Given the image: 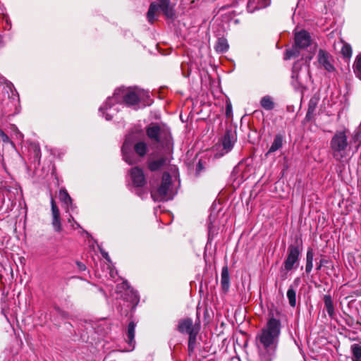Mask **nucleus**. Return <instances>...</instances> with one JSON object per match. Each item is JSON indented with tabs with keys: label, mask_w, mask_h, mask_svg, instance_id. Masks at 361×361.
I'll return each instance as SVG.
<instances>
[{
	"label": "nucleus",
	"mask_w": 361,
	"mask_h": 361,
	"mask_svg": "<svg viewBox=\"0 0 361 361\" xmlns=\"http://www.w3.org/2000/svg\"><path fill=\"white\" fill-rule=\"evenodd\" d=\"M295 43L291 48L286 50L284 56L285 60H290L291 59H298L295 61L292 68V85L298 90L300 86L295 85V80L299 78V70L304 75L307 73V63H309L313 56L312 53L306 51V49L311 45V36L308 32L302 30L295 33L294 36Z\"/></svg>",
	"instance_id": "f257e3e1"
},
{
	"label": "nucleus",
	"mask_w": 361,
	"mask_h": 361,
	"mask_svg": "<svg viewBox=\"0 0 361 361\" xmlns=\"http://www.w3.org/2000/svg\"><path fill=\"white\" fill-rule=\"evenodd\" d=\"M140 101L137 92H114L112 97H108L105 103L99 109V115L106 121H111L118 111V104L127 106L137 104Z\"/></svg>",
	"instance_id": "f03ea898"
},
{
	"label": "nucleus",
	"mask_w": 361,
	"mask_h": 361,
	"mask_svg": "<svg viewBox=\"0 0 361 361\" xmlns=\"http://www.w3.org/2000/svg\"><path fill=\"white\" fill-rule=\"evenodd\" d=\"M280 333V320L274 317L269 318L265 326L256 336L257 348L276 350Z\"/></svg>",
	"instance_id": "7ed1b4c3"
},
{
	"label": "nucleus",
	"mask_w": 361,
	"mask_h": 361,
	"mask_svg": "<svg viewBox=\"0 0 361 361\" xmlns=\"http://www.w3.org/2000/svg\"><path fill=\"white\" fill-rule=\"evenodd\" d=\"M348 130H336L329 142L330 153L337 161H342L348 156L350 142L348 137Z\"/></svg>",
	"instance_id": "20e7f679"
},
{
	"label": "nucleus",
	"mask_w": 361,
	"mask_h": 361,
	"mask_svg": "<svg viewBox=\"0 0 361 361\" xmlns=\"http://www.w3.org/2000/svg\"><path fill=\"white\" fill-rule=\"evenodd\" d=\"M175 192L173 190L171 176L168 172L162 175L161 183L157 188L151 190V196L155 202H164L173 198Z\"/></svg>",
	"instance_id": "39448f33"
},
{
	"label": "nucleus",
	"mask_w": 361,
	"mask_h": 361,
	"mask_svg": "<svg viewBox=\"0 0 361 361\" xmlns=\"http://www.w3.org/2000/svg\"><path fill=\"white\" fill-rule=\"evenodd\" d=\"M302 252V241L300 243L296 242L294 244L289 245L287 249V255L282 264L281 270L289 272L293 269H296L300 264V257Z\"/></svg>",
	"instance_id": "423d86ee"
},
{
	"label": "nucleus",
	"mask_w": 361,
	"mask_h": 361,
	"mask_svg": "<svg viewBox=\"0 0 361 361\" xmlns=\"http://www.w3.org/2000/svg\"><path fill=\"white\" fill-rule=\"evenodd\" d=\"M158 2H152L147 13V20L152 24L155 20L156 13L160 9L168 18L174 16V11L171 6V0H157Z\"/></svg>",
	"instance_id": "0eeeda50"
},
{
	"label": "nucleus",
	"mask_w": 361,
	"mask_h": 361,
	"mask_svg": "<svg viewBox=\"0 0 361 361\" xmlns=\"http://www.w3.org/2000/svg\"><path fill=\"white\" fill-rule=\"evenodd\" d=\"M147 137L155 143L168 144L171 139L170 133L165 129H162L157 123H151L146 128Z\"/></svg>",
	"instance_id": "6e6552de"
},
{
	"label": "nucleus",
	"mask_w": 361,
	"mask_h": 361,
	"mask_svg": "<svg viewBox=\"0 0 361 361\" xmlns=\"http://www.w3.org/2000/svg\"><path fill=\"white\" fill-rule=\"evenodd\" d=\"M130 177L135 188V192L143 198L145 192L142 190V187L146 183L143 171L138 167H133L130 171Z\"/></svg>",
	"instance_id": "1a4fd4ad"
},
{
	"label": "nucleus",
	"mask_w": 361,
	"mask_h": 361,
	"mask_svg": "<svg viewBox=\"0 0 361 361\" xmlns=\"http://www.w3.org/2000/svg\"><path fill=\"white\" fill-rule=\"evenodd\" d=\"M118 288H121L124 290V293L122 295L123 299L130 302L133 305V308H135L140 301V297L137 292L132 288L127 281L123 282L121 286L118 287Z\"/></svg>",
	"instance_id": "9d476101"
},
{
	"label": "nucleus",
	"mask_w": 361,
	"mask_h": 361,
	"mask_svg": "<svg viewBox=\"0 0 361 361\" xmlns=\"http://www.w3.org/2000/svg\"><path fill=\"white\" fill-rule=\"evenodd\" d=\"M317 60L319 65L328 72H334L335 68L334 66V59L327 51L319 49L317 55Z\"/></svg>",
	"instance_id": "9b49d317"
},
{
	"label": "nucleus",
	"mask_w": 361,
	"mask_h": 361,
	"mask_svg": "<svg viewBox=\"0 0 361 361\" xmlns=\"http://www.w3.org/2000/svg\"><path fill=\"white\" fill-rule=\"evenodd\" d=\"M236 140L237 135L235 132L233 131L231 129H226L221 139L222 149L224 151V153H228L232 150Z\"/></svg>",
	"instance_id": "f8f14e48"
},
{
	"label": "nucleus",
	"mask_w": 361,
	"mask_h": 361,
	"mask_svg": "<svg viewBox=\"0 0 361 361\" xmlns=\"http://www.w3.org/2000/svg\"><path fill=\"white\" fill-rule=\"evenodd\" d=\"M133 142L127 137L123 144L121 151L123 160L130 165L135 164V158L132 151Z\"/></svg>",
	"instance_id": "ddd939ff"
},
{
	"label": "nucleus",
	"mask_w": 361,
	"mask_h": 361,
	"mask_svg": "<svg viewBox=\"0 0 361 361\" xmlns=\"http://www.w3.org/2000/svg\"><path fill=\"white\" fill-rule=\"evenodd\" d=\"M8 97L7 105L10 107L11 113L15 115L20 112V97L18 92H6Z\"/></svg>",
	"instance_id": "4468645a"
},
{
	"label": "nucleus",
	"mask_w": 361,
	"mask_h": 361,
	"mask_svg": "<svg viewBox=\"0 0 361 361\" xmlns=\"http://www.w3.org/2000/svg\"><path fill=\"white\" fill-rule=\"evenodd\" d=\"M28 157L30 161L35 164V167L40 164L41 150L39 145L37 142H30L28 145Z\"/></svg>",
	"instance_id": "2eb2a0df"
},
{
	"label": "nucleus",
	"mask_w": 361,
	"mask_h": 361,
	"mask_svg": "<svg viewBox=\"0 0 361 361\" xmlns=\"http://www.w3.org/2000/svg\"><path fill=\"white\" fill-rule=\"evenodd\" d=\"M177 329L181 334L190 335V334L194 333V331H199L200 327L193 325L192 319L185 318L179 321Z\"/></svg>",
	"instance_id": "dca6fc26"
},
{
	"label": "nucleus",
	"mask_w": 361,
	"mask_h": 361,
	"mask_svg": "<svg viewBox=\"0 0 361 361\" xmlns=\"http://www.w3.org/2000/svg\"><path fill=\"white\" fill-rule=\"evenodd\" d=\"M51 207L52 214V226L56 232L61 231V224L59 209L53 198L51 199Z\"/></svg>",
	"instance_id": "f3484780"
},
{
	"label": "nucleus",
	"mask_w": 361,
	"mask_h": 361,
	"mask_svg": "<svg viewBox=\"0 0 361 361\" xmlns=\"http://www.w3.org/2000/svg\"><path fill=\"white\" fill-rule=\"evenodd\" d=\"M221 287L224 293L228 292L230 288V275L228 266H224L221 274Z\"/></svg>",
	"instance_id": "a211bd4d"
},
{
	"label": "nucleus",
	"mask_w": 361,
	"mask_h": 361,
	"mask_svg": "<svg viewBox=\"0 0 361 361\" xmlns=\"http://www.w3.org/2000/svg\"><path fill=\"white\" fill-rule=\"evenodd\" d=\"M284 135L281 133H278L275 135L274 140L271 143V147L269 150L266 153V156L267 157L269 154L276 152L280 149L283 145Z\"/></svg>",
	"instance_id": "6ab92c4d"
},
{
	"label": "nucleus",
	"mask_w": 361,
	"mask_h": 361,
	"mask_svg": "<svg viewBox=\"0 0 361 361\" xmlns=\"http://www.w3.org/2000/svg\"><path fill=\"white\" fill-rule=\"evenodd\" d=\"M135 327H136V324L133 321H131L128 324V327H127V331H126V336H127L126 342L128 343L129 347L131 348V350L134 348L135 343Z\"/></svg>",
	"instance_id": "aec40b11"
},
{
	"label": "nucleus",
	"mask_w": 361,
	"mask_h": 361,
	"mask_svg": "<svg viewBox=\"0 0 361 361\" xmlns=\"http://www.w3.org/2000/svg\"><path fill=\"white\" fill-rule=\"evenodd\" d=\"M258 349V358L257 361H272L275 356L274 349H265L257 348Z\"/></svg>",
	"instance_id": "412c9836"
},
{
	"label": "nucleus",
	"mask_w": 361,
	"mask_h": 361,
	"mask_svg": "<svg viewBox=\"0 0 361 361\" xmlns=\"http://www.w3.org/2000/svg\"><path fill=\"white\" fill-rule=\"evenodd\" d=\"M323 300L328 315L331 319H334L336 314L331 296L330 295H324Z\"/></svg>",
	"instance_id": "4be33fe9"
},
{
	"label": "nucleus",
	"mask_w": 361,
	"mask_h": 361,
	"mask_svg": "<svg viewBox=\"0 0 361 361\" xmlns=\"http://www.w3.org/2000/svg\"><path fill=\"white\" fill-rule=\"evenodd\" d=\"M314 251L313 249L309 247L306 253V264H305V272L309 274L312 271L313 268V260H314Z\"/></svg>",
	"instance_id": "5701e85b"
},
{
	"label": "nucleus",
	"mask_w": 361,
	"mask_h": 361,
	"mask_svg": "<svg viewBox=\"0 0 361 361\" xmlns=\"http://www.w3.org/2000/svg\"><path fill=\"white\" fill-rule=\"evenodd\" d=\"M260 105L267 111H271L275 107V103L269 95H266L261 99Z\"/></svg>",
	"instance_id": "b1692460"
},
{
	"label": "nucleus",
	"mask_w": 361,
	"mask_h": 361,
	"mask_svg": "<svg viewBox=\"0 0 361 361\" xmlns=\"http://www.w3.org/2000/svg\"><path fill=\"white\" fill-rule=\"evenodd\" d=\"M59 199L61 202L66 204L67 209L71 208L73 210V202L71 196L66 190H60Z\"/></svg>",
	"instance_id": "393cba45"
},
{
	"label": "nucleus",
	"mask_w": 361,
	"mask_h": 361,
	"mask_svg": "<svg viewBox=\"0 0 361 361\" xmlns=\"http://www.w3.org/2000/svg\"><path fill=\"white\" fill-rule=\"evenodd\" d=\"M199 331H194V333L190 334L188 338V354L191 356L196 348L197 335Z\"/></svg>",
	"instance_id": "a878e982"
},
{
	"label": "nucleus",
	"mask_w": 361,
	"mask_h": 361,
	"mask_svg": "<svg viewBox=\"0 0 361 361\" xmlns=\"http://www.w3.org/2000/svg\"><path fill=\"white\" fill-rule=\"evenodd\" d=\"M166 163V159L161 157L157 160H154L149 164V169L152 171H155L159 170L161 167L165 165Z\"/></svg>",
	"instance_id": "bb28decb"
},
{
	"label": "nucleus",
	"mask_w": 361,
	"mask_h": 361,
	"mask_svg": "<svg viewBox=\"0 0 361 361\" xmlns=\"http://www.w3.org/2000/svg\"><path fill=\"white\" fill-rule=\"evenodd\" d=\"M147 145L145 142L140 141L134 145V150L140 157H143L147 152Z\"/></svg>",
	"instance_id": "cd10ccee"
},
{
	"label": "nucleus",
	"mask_w": 361,
	"mask_h": 361,
	"mask_svg": "<svg viewBox=\"0 0 361 361\" xmlns=\"http://www.w3.org/2000/svg\"><path fill=\"white\" fill-rule=\"evenodd\" d=\"M287 298L290 307H295L296 306V292L293 286H290L286 293Z\"/></svg>",
	"instance_id": "c85d7f7f"
},
{
	"label": "nucleus",
	"mask_w": 361,
	"mask_h": 361,
	"mask_svg": "<svg viewBox=\"0 0 361 361\" xmlns=\"http://www.w3.org/2000/svg\"><path fill=\"white\" fill-rule=\"evenodd\" d=\"M228 49L227 40L224 38H219L216 45V50L220 53H224Z\"/></svg>",
	"instance_id": "c756f323"
},
{
	"label": "nucleus",
	"mask_w": 361,
	"mask_h": 361,
	"mask_svg": "<svg viewBox=\"0 0 361 361\" xmlns=\"http://www.w3.org/2000/svg\"><path fill=\"white\" fill-rule=\"evenodd\" d=\"M353 355V361H361V345L354 344L351 347Z\"/></svg>",
	"instance_id": "7c9ffc66"
},
{
	"label": "nucleus",
	"mask_w": 361,
	"mask_h": 361,
	"mask_svg": "<svg viewBox=\"0 0 361 361\" xmlns=\"http://www.w3.org/2000/svg\"><path fill=\"white\" fill-rule=\"evenodd\" d=\"M353 69L357 77L361 80V54L356 57L353 65Z\"/></svg>",
	"instance_id": "2f4dec72"
},
{
	"label": "nucleus",
	"mask_w": 361,
	"mask_h": 361,
	"mask_svg": "<svg viewBox=\"0 0 361 361\" xmlns=\"http://www.w3.org/2000/svg\"><path fill=\"white\" fill-rule=\"evenodd\" d=\"M0 84L3 90H13L14 89L13 84L4 77L0 78Z\"/></svg>",
	"instance_id": "473e14b6"
},
{
	"label": "nucleus",
	"mask_w": 361,
	"mask_h": 361,
	"mask_svg": "<svg viewBox=\"0 0 361 361\" xmlns=\"http://www.w3.org/2000/svg\"><path fill=\"white\" fill-rule=\"evenodd\" d=\"M262 8L258 7L257 0H249L247 4V9L249 13H253L256 10L262 9Z\"/></svg>",
	"instance_id": "72a5a7b5"
},
{
	"label": "nucleus",
	"mask_w": 361,
	"mask_h": 361,
	"mask_svg": "<svg viewBox=\"0 0 361 361\" xmlns=\"http://www.w3.org/2000/svg\"><path fill=\"white\" fill-rule=\"evenodd\" d=\"M225 115L227 118L233 117V108L230 99L226 97Z\"/></svg>",
	"instance_id": "f704fd0d"
},
{
	"label": "nucleus",
	"mask_w": 361,
	"mask_h": 361,
	"mask_svg": "<svg viewBox=\"0 0 361 361\" xmlns=\"http://www.w3.org/2000/svg\"><path fill=\"white\" fill-rule=\"evenodd\" d=\"M341 54L345 58H350L352 55L351 47L348 44H343L341 48Z\"/></svg>",
	"instance_id": "c9c22d12"
},
{
	"label": "nucleus",
	"mask_w": 361,
	"mask_h": 361,
	"mask_svg": "<svg viewBox=\"0 0 361 361\" xmlns=\"http://www.w3.org/2000/svg\"><path fill=\"white\" fill-rule=\"evenodd\" d=\"M319 100V97L318 95L315 94L314 97H312L309 102L308 109H310V111H314Z\"/></svg>",
	"instance_id": "e433bc0d"
},
{
	"label": "nucleus",
	"mask_w": 361,
	"mask_h": 361,
	"mask_svg": "<svg viewBox=\"0 0 361 361\" xmlns=\"http://www.w3.org/2000/svg\"><path fill=\"white\" fill-rule=\"evenodd\" d=\"M258 7L265 8L270 6L271 0H257Z\"/></svg>",
	"instance_id": "4c0bfd02"
},
{
	"label": "nucleus",
	"mask_w": 361,
	"mask_h": 361,
	"mask_svg": "<svg viewBox=\"0 0 361 361\" xmlns=\"http://www.w3.org/2000/svg\"><path fill=\"white\" fill-rule=\"evenodd\" d=\"M98 248L100 251V253L102 254V257L108 262H111V259L109 256V254L108 252H106V251H104L102 247L100 245H98Z\"/></svg>",
	"instance_id": "58836bf2"
},
{
	"label": "nucleus",
	"mask_w": 361,
	"mask_h": 361,
	"mask_svg": "<svg viewBox=\"0 0 361 361\" xmlns=\"http://www.w3.org/2000/svg\"><path fill=\"white\" fill-rule=\"evenodd\" d=\"M0 140L4 142H9L8 136L1 129H0Z\"/></svg>",
	"instance_id": "ea45409f"
},
{
	"label": "nucleus",
	"mask_w": 361,
	"mask_h": 361,
	"mask_svg": "<svg viewBox=\"0 0 361 361\" xmlns=\"http://www.w3.org/2000/svg\"><path fill=\"white\" fill-rule=\"evenodd\" d=\"M71 221L73 222V224L72 225L73 228H81L80 224L74 220L73 217L71 215H70V216L68 218V222L71 223Z\"/></svg>",
	"instance_id": "a19ab883"
},
{
	"label": "nucleus",
	"mask_w": 361,
	"mask_h": 361,
	"mask_svg": "<svg viewBox=\"0 0 361 361\" xmlns=\"http://www.w3.org/2000/svg\"><path fill=\"white\" fill-rule=\"evenodd\" d=\"M209 224L208 225V230H209V238H210V236L213 232V231H212L213 226H212V215L209 216Z\"/></svg>",
	"instance_id": "79ce46f5"
},
{
	"label": "nucleus",
	"mask_w": 361,
	"mask_h": 361,
	"mask_svg": "<svg viewBox=\"0 0 361 361\" xmlns=\"http://www.w3.org/2000/svg\"><path fill=\"white\" fill-rule=\"evenodd\" d=\"M4 19L6 21V25L8 26V30H10L11 27V22L7 15H4ZM7 29V27H6Z\"/></svg>",
	"instance_id": "37998d69"
},
{
	"label": "nucleus",
	"mask_w": 361,
	"mask_h": 361,
	"mask_svg": "<svg viewBox=\"0 0 361 361\" xmlns=\"http://www.w3.org/2000/svg\"><path fill=\"white\" fill-rule=\"evenodd\" d=\"M115 90L121 91V90H125L124 87H121L116 89ZM126 90H144L143 89H137V87H129L127 88Z\"/></svg>",
	"instance_id": "c03bdc74"
},
{
	"label": "nucleus",
	"mask_w": 361,
	"mask_h": 361,
	"mask_svg": "<svg viewBox=\"0 0 361 361\" xmlns=\"http://www.w3.org/2000/svg\"><path fill=\"white\" fill-rule=\"evenodd\" d=\"M314 112V111H310V109H308L307 112L305 116V119L307 121H310L312 118Z\"/></svg>",
	"instance_id": "a18cd8bd"
},
{
	"label": "nucleus",
	"mask_w": 361,
	"mask_h": 361,
	"mask_svg": "<svg viewBox=\"0 0 361 361\" xmlns=\"http://www.w3.org/2000/svg\"><path fill=\"white\" fill-rule=\"evenodd\" d=\"M320 262H321L322 265L329 267L330 261L328 259L322 258L320 259Z\"/></svg>",
	"instance_id": "49530a36"
},
{
	"label": "nucleus",
	"mask_w": 361,
	"mask_h": 361,
	"mask_svg": "<svg viewBox=\"0 0 361 361\" xmlns=\"http://www.w3.org/2000/svg\"><path fill=\"white\" fill-rule=\"evenodd\" d=\"M78 267L80 270L83 271L85 269V265L82 262H77Z\"/></svg>",
	"instance_id": "de8ad7c7"
},
{
	"label": "nucleus",
	"mask_w": 361,
	"mask_h": 361,
	"mask_svg": "<svg viewBox=\"0 0 361 361\" xmlns=\"http://www.w3.org/2000/svg\"><path fill=\"white\" fill-rule=\"evenodd\" d=\"M322 267H324V265H322V264H321V262H320V261H319V263H317V265L316 269H317V271H319V270H321V269H322Z\"/></svg>",
	"instance_id": "09e8293b"
},
{
	"label": "nucleus",
	"mask_w": 361,
	"mask_h": 361,
	"mask_svg": "<svg viewBox=\"0 0 361 361\" xmlns=\"http://www.w3.org/2000/svg\"><path fill=\"white\" fill-rule=\"evenodd\" d=\"M359 136H360V134H358V133H357V134H356V135L354 136L353 140H354V141H355V142L356 141V139H357V138H358V137H359Z\"/></svg>",
	"instance_id": "8fccbe9b"
},
{
	"label": "nucleus",
	"mask_w": 361,
	"mask_h": 361,
	"mask_svg": "<svg viewBox=\"0 0 361 361\" xmlns=\"http://www.w3.org/2000/svg\"><path fill=\"white\" fill-rule=\"evenodd\" d=\"M18 137H23V135H22L20 133H18Z\"/></svg>",
	"instance_id": "3c124183"
},
{
	"label": "nucleus",
	"mask_w": 361,
	"mask_h": 361,
	"mask_svg": "<svg viewBox=\"0 0 361 361\" xmlns=\"http://www.w3.org/2000/svg\"><path fill=\"white\" fill-rule=\"evenodd\" d=\"M359 147H360V145H357L356 146V151L358 149Z\"/></svg>",
	"instance_id": "603ef678"
},
{
	"label": "nucleus",
	"mask_w": 361,
	"mask_h": 361,
	"mask_svg": "<svg viewBox=\"0 0 361 361\" xmlns=\"http://www.w3.org/2000/svg\"><path fill=\"white\" fill-rule=\"evenodd\" d=\"M298 281H299V279L298 278V279H296L295 280V283L298 282Z\"/></svg>",
	"instance_id": "864d4df0"
}]
</instances>
